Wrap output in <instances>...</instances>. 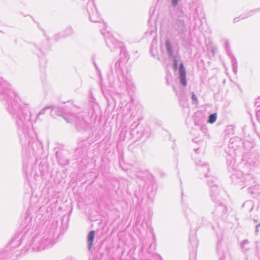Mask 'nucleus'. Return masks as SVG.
<instances>
[{"mask_svg": "<svg viewBox=\"0 0 260 260\" xmlns=\"http://www.w3.org/2000/svg\"><path fill=\"white\" fill-rule=\"evenodd\" d=\"M58 162L60 165L65 166L68 165L69 163V161L67 159L63 160L62 161L60 160L59 158L58 159Z\"/></svg>", "mask_w": 260, "mask_h": 260, "instance_id": "72a5a7b5", "label": "nucleus"}, {"mask_svg": "<svg viewBox=\"0 0 260 260\" xmlns=\"http://www.w3.org/2000/svg\"><path fill=\"white\" fill-rule=\"evenodd\" d=\"M191 100L193 104H197L198 103L197 96L193 92L192 93Z\"/></svg>", "mask_w": 260, "mask_h": 260, "instance_id": "2f4dec72", "label": "nucleus"}, {"mask_svg": "<svg viewBox=\"0 0 260 260\" xmlns=\"http://www.w3.org/2000/svg\"><path fill=\"white\" fill-rule=\"evenodd\" d=\"M30 154H28V156L27 154H26L25 156H23V169L24 172L27 174V172L26 171V168L27 167V162L28 161V157H29Z\"/></svg>", "mask_w": 260, "mask_h": 260, "instance_id": "cd10ccee", "label": "nucleus"}, {"mask_svg": "<svg viewBox=\"0 0 260 260\" xmlns=\"http://www.w3.org/2000/svg\"><path fill=\"white\" fill-rule=\"evenodd\" d=\"M226 51L228 55L229 56L230 58L232 57V56H234L232 53L231 49L226 50Z\"/></svg>", "mask_w": 260, "mask_h": 260, "instance_id": "ea45409f", "label": "nucleus"}, {"mask_svg": "<svg viewBox=\"0 0 260 260\" xmlns=\"http://www.w3.org/2000/svg\"><path fill=\"white\" fill-rule=\"evenodd\" d=\"M247 185H250L248 188V192L253 196L254 198H257L260 196V184L252 181H248Z\"/></svg>", "mask_w": 260, "mask_h": 260, "instance_id": "dca6fc26", "label": "nucleus"}, {"mask_svg": "<svg viewBox=\"0 0 260 260\" xmlns=\"http://www.w3.org/2000/svg\"><path fill=\"white\" fill-rule=\"evenodd\" d=\"M165 45L167 50V53L169 57H173L174 55V47L172 45L169 39H167L165 42Z\"/></svg>", "mask_w": 260, "mask_h": 260, "instance_id": "5701e85b", "label": "nucleus"}, {"mask_svg": "<svg viewBox=\"0 0 260 260\" xmlns=\"http://www.w3.org/2000/svg\"><path fill=\"white\" fill-rule=\"evenodd\" d=\"M233 71L235 74H236L238 71V65L232 66Z\"/></svg>", "mask_w": 260, "mask_h": 260, "instance_id": "58836bf2", "label": "nucleus"}, {"mask_svg": "<svg viewBox=\"0 0 260 260\" xmlns=\"http://www.w3.org/2000/svg\"><path fill=\"white\" fill-rule=\"evenodd\" d=\"M40 165H41V163H40ZM43 167V165H42V166H40V171H41V174L42 175H44V173H45V170H42L41 168Z\"/></svg>", "mask_w": 260, "mask_h": 260, "instance_id": "37998d69", "label": "nucleus"}, {"mask_svg": "<svg viewBox=\"0 0 260 260\" xmlns=\"http://www.w3.org/2000/svg\"><path fill=\"white\" fill-rule=\"evenodd\" d=\"M235 132V127L232 125H230L226 126L225 129L226 135H233Z\"/></svg>", "mask_w": 260, "mask_h": 260, "instance_id": "c85d7f7f", "label": "nucleus"}, {"mask_svg": "<svg viewBox=\"0 0 260 260\" xmlns=\"http://www.w3.org/2000/svg\"><path fill=\"white\" fill-rule=\"evenodd\" d=\"M200 126V129L203 132V133L206 134L207 131V128L205 126H203V125L202 126Z\"/></svg>", "mask_w": 260, "mask_h": 260, "instance_id": "79ce46f5", "label": "nucleus"}, {"mask_svg": "<svg viewBox=\"0 0 260 260\" xmlns=\"http://www.w3.org/2000/svg\"><path fill=\"white\" fill-rule=\"evenodd\" d=\"M256 134H257V136H258V137H259V138L260 139V134H259L258 133H257V132H256Z\"/></svg>", "mask_w": 260, "mask_h": 260, "instance_id": "8fccbe9b", "label": "nucleus"}, {"mask_svg": "<svg viewBox=\"0 0 260 260\" xmlns=\"http://www.w3.org/2000/svg\"><path fill=\"white\" fill-rule=\"evenodd\" d=\"M9 86L8 83L0 77V100L3 104H4L5 96H7L10 90L13 91Z\"/></svg>", "mask_w": 260, "mask_h": 260, "instance_id": "2eb2a0df", "label": "nucleus"}, {"mask_svg": "<svg viewBox=\"0 0 260 260\" xmlns=\"http://www.w3.org/2000/svg\"><path fill=\"white\" fill-rule=\"evenodd\" d=\"M74 34L73 28L71 26L67 27L64 30L63 34H58L54 36V38L57 40L59 38H64L67 36H70Z\"/></svg>", "mask_w": 260, "mask_h": 260, "instance_id": "412c9836", "label": "nucleus"}, {"mask_svg": "<svg viewBox=\"0 0 260 260\" xmlns=\"http://www.w3.org/2000/svg\"><path fill=\"white\" fill-rule=\"evenodd\" d=\"M89 147V143L86 140H82L78 143V146L76 148V152L78 154H82L84 152L87 151Z\"/></svg>", "mask_w": 260, "mask_h": 260, "instance_id": "a211bd4d", "label": "nucleus"}, {"mask_svg": "<svg viewBox=\"0 0 260 260\" xmlns=\"http://www.w3.org/2000/svg\"><path fill=\"white\" fill-rule=\"evenodd\" d=\"M30 48L33 53L41 58H43L47 54L50 50V46L48 42L45 41L40 43L31 44Z\"/></svg>", "mask_w": 260, "mask_h": 260, "instance_id": "9d476101", "label": "nucleus"}, {"mask_svg": "<svg viewBox=\"0 0 260 260\" xmlns=\"http://www.w3.org/2000/svg\"><path fill=\"white\" fill-rule=\"evenodd\" d=\"M254 206V204L253 201L252 200H248L243 203L242 205V208H244L248 211L249 212H251Z\"/></svg>", "mask_w": 260, "mask_h": 260, "instance_id": "393cba45", "label": "nucleus"}, {"mask_svg": "<svg viewBox=\"0 0 260 260\" xmlns=\"http://www.w3.org/2000/svg\"><path fill=\"white\" fill-rule=\"evenodd\" d=\"M197 139V138H194L192 140L194 142H197L198 141L196 140ZM198 142H200L202 145H203V144H204V142L203 141H199Z\"/></svg>", "mask_w": 260, "mask_h": 260, "instance_id": "c03bdc74", "label": "nucleus"}, {"mask_svg": "<svg viewBox=\"0 0 260 260\" xmlns=\"http://www.w3.org/2000/svg\"><path fill=\"white\" fill-rule=\"evenodd\" d=\"M44 63H46V60L45 59V60H44Z\"/></svg>", "mask_w": 260, "mask_h": 260, "instance_id": "603ef678", "label": "nucleus"}, {"mask_svg": "<svg viewBox=\"0 0 260 260\" xmlns=\"http://www.w3.org/2000/svg\"><path fill=\"white\" fill-rule=\"evenodd\" d=\"M255 111L257 117L260 118V106L256 108Z\"/></svg>", "mask_w": 260, "mask_h": 260, "instance_id": "e433bc0d", "label": "nucleus"}, {"mask_svg": "<svg viewBox=\"0 0 260 260\" xmlns=\"http://www.w3.org/2000/svg\"><path fill=\"white\" fill-rule=\"evenodd\" d=\"M259 228H260V222L255 225V233L257 234L259 232Z\"/></svg>", "mask_w": 260, "mask_h": 260, "instance_id": "a19ab883", "label": "nucleus"}, {"mask_svg": "<svg viewBox=\"0 0 260 260\" xmlns=\"http://www.w3.org/2000/svg\"><path fill=\"white\" fill-rule=\"evenodd\" d=\"M224 46H225V48L226 50L230 49V45L228 40H226L225 41Z\"/></svg>", "mask_w": 260, "mask_h": 260, "instance_id": "4c0bfd02", "label": "nucleus"}, {"mask_svg": "<svg viewBox=\"0 0 260 260\" xmlns=\"http://www.w3.org/2000/svg\"><path fill=\"white\" fill-rule=\"evenodd\" d=\"M207 184L210 187V197L213 202L218 204L221 200V194L224 191L219 188L217 185L218 180L216 178V181H212L211 179L207 180Z\"/></svg>", "mask_w": 260, "mask_h": 260, "instance_id": "1a4fd4ad", "label": "nucleus"}, {"mask_svg": "<svg viewBox=\"0 0 260 260\" xmlns=\"http://www.w3.org/2000/svg\"><path fill=\"white\" fill-rule=\"evenodd\" d=\"M48 109V107H46V108H45L44 109H43L37 115V117H36V120L39 119L40 116L41 115H43L45 113V111Z\"/></svg>", "mask_w": 260, "mask_h": 260, "instance_id": "473e14b6", "label": "nucleus"}, {"mask_svg": "<svg viewBox=\"0 0 260 260\" xmlns=\"http://www.w3.org/2000/svg\"><path fill=\"white\" fill-rule=\"evenodd\" d=\"M239 21V17H236L234 19V22L237 23Z\"/></svg>", "mask_w": 260, "mask_h": 260, "instance_id": "a18cd8bd", "label": "nucleus"}, {"mask_svg": "<svg viewBox=\"0 0 260 260\" xmlns=\"http://www.w3.org/2000/svg\"><path fill=\"white\" fill-rule=\"evenodd\" d=\"M194 117V123L196 125L202 126L204 121L205 117L203 115L200 113H197L193 116Z\"/></svg>", "mask_w": 260, "mask_h": 260, "instance_id": "4be33fe9", "label": "nucleus"}, {"mask_svg": "<svg viewBox=\"0 0 260 260\" xmlns=\"http://www.w3.org/2000/svg\"><path fill=\"white\" fill-rule=\"evenodd\" d=\"M179 74L180 82L181 84L185 87L187 85V81L186 79V71L184 67L183 64L181 63L179 66Z\"/></svg>", "mask_w": 260, "mask_h": 260, "instance_id": "6ab92c4d", "label": "nucleus"}, {"mask_svg": "<svg viewBox=\"0 0 260 260\" xmlns=\"http://www.w3.org/2000/svg\"><path fill=\"white\" fill-rule=\"evenodd\" d=\"M180 1L181 0H171L172 7L175 8Z\"/></svg>", "mask_w": 260, "mask_h": 260, "instance_id": "c9c22d12", "label": "nucleus"}, {"mask_svg": "<svg viewBox=\"0 0 260 260\" xmlns=\"http://www.w3.org/2000/svg\"><path fill=\"white\" fill-rule=\"evenodd\" d=\"M215 209L212 211V218L213 219H223L227 216V207L221 200L216 204Z\"/></svg>", "mask_w": 260, "mask_h": 260, "instance_id": "9b49d317", "label": "nucleus"}, {"mask_svg": "<svg viewBox=\"0 0 260 260\" xmlns=\"http://www.w3.org/2000/svg\"><path fill=\"white\" fill-rule=\"evenodd\" d=\"M93 63H94V66H95V68H96V69H98V67H97L96 64L95 63V62L94 61H93Z\"/></svg>", "mask_w": 260, "mask_h": 260, "instance_id": "09e8293b", "label": "nucleus"}, {"mask_svg": "<svg viewBox=\"0 0 260 260\" xmlns=\"http://www.w3.org/2000/svg\"><path fill=\"white\" fill-rule=\"evenodd\" d=\"M174 90L178 97L180 104L182 106H184L185 105L183 103H185L186 101V98L185 95L184 90L181 87H179L178 89L174 87Z\"/></svg>", "mask_w": 260, "mask_h": 260, "instance_id": "aec40b11", "label": "nucleus"}, {"mask_svg": "<svg viewBox=\"0 0 260 260\" xmlns=\"http://www.w3.org/2000/svg\"><path fill=\"white\" fill-rule=\"evenodd\" d=\"M204 146L205 144L204 145ZM204 147L203 148L199 147L194 149L195 154L193 156V159L197 166V170L199 172L200 178L201 179L207 178V180L211 179L212 181H216V178L210 174L208 164L202 161L198 156L199 154H203L204 153Z\"/></svg>", "mask_w": 260, "mask_h": 260, "instance_id": "39448f33", "label": "nucleus"}, {"mask_svg": "<svg viewBox=\"0 0 260 260\" xmlns=\"http://www.w3.org/2000/svg\"><path fill=\"white\" fill-rule=\"evenodd\" d=\"M242 140L238 137L231 138L229 141L228 150H226L227 155L226 156V164L231 170L233 169L235 161H236L239 154H241L240 150Z\"/></svg>", "mask_w": 260, "mask_h": 260, "instance_id": "20e7f679", "label": "nucleus"}, {"mask_svg": "<svg viewBox=\"0 0 260 260\" xmlns=\"http://www.w3.org/2000/svg\"><path fill=\"white\" fill-rule=\"evenodd\" d=\"M131 116H133V117H135V116H133V114L131 115Z\"/></svg>", "mask_w": 260, "mask_h": 260, "instance_id": "864d4df0", "label": "nucleus"}, {"mask_svg": "<svg viewBox=\"0 0 260 260\" xmlns=\"http://www.w3.org/2000/svg\"><path fill=\"white\" fill-rule=\"evenodd\" d=\"M86 9L90 20L93 22L100 23V27L102 28L100 30L101 32L105 37L107 46L110 49L111 51L117 52L121 56H123L124 59L127 60L128 55L125 46L122 42L116 40L108 30H106V24L101 18L93 0L88 2Z\"/></svg>", "mask_w": 260, "mask_h": 260, "instance_id": "f03ea898", "label": "nucleus"}, {"mask_svg": "<svg viewBox=\"0 0 260 260\" xmlns=\"http://www.w3.org/2000/svg\"><path fill=\"white\" fill-rule=\"evenodd\" d=\"M169 58L173 59V66L174 68L176 69L178 67V59L176 56L174 55L173 57H169Z\"/></svg>", "mask_w": 260, "mask_h": 260, "instance_id": "7c9ffc66", "label": "nucleus"}, {"mask_svg": "<svg viewBox=\"0 0 260 260\" xmlns=\"http://www.w3.org/2000/svg\"><path fill=\"white\" fill-rule=\"evenodd\" d=\"M227 166L229 172L231 173V179L232 182L239 186L241 189L243 188L245 186H247L248 181H252L253 183L255 182V179L250 174H247L244 175L241 171L237 169L238 165L236 161H235L233 169L230 170L229 168V166L227 165Z\"/></svg>", "mask_w": 260, "mask_h": 260, "instance_id": "423d86ee", "label": "nucleus"}, {"mask_svg": "<svg viewBox=\"0 0 260 260\" xmlns=\"http://www.w3.org/2000/svg\"><path fill=\"white\" fill-rule=\"evenodd\" d=\"M254 146V144L252 142L249 141H242V145L240 149L241 150V154H239L238 157L241 159V157H242V155H244L245 152H249V154L251 153Z\"/></svg>", "mask_w": 260, "mask_h": 260, "instance_id": "f3484780", "label": "nucleus"}, {"mask_svg": "<svg viewBox=\"0 0 260 260\" xmlns=\"http://www.w3.org/2000/svg\"><path fill=\"white\" fill-rule=\"evenodd\" d=\"M20 233H17L12 237L10 242L9 244H12L13 243H18V244H21L23 242V240L24 238L25 235H23L20 237Z\"/></svg>", "mask_w": 260, "mask_h": 260, "instance_id": "b1692460", "label": "nucleus"}, {"mask_svg": "<svg viewBox=\"0 0 260 260\" xmlns=\"http://www.w3.org/2000/svg\"><path fill=\"white\" fill-rule=\"evenodd\" d=\"M253 221L255 223L257 222V220L256 219H253Z\"/></svg>", "mask_w": 260, "mask_h": 260, "instance_id": "3c124183", "label": "nucleus"}, {"mask_svg": "<svg viewBox=\"0 0 260 260\" xmlns=\"http://www.w3.org/2000/svg\"><path fill=\"white\" fill-rule=\"evenodd\" d=\"M217 119V114L216 113H213L210 114L208 117V122L210 123H213L215 122Z\"/></svg>", "mask_w": 260, "mask_h": 260, "instance_id": "c756f323", "label": "nucleus"}, {"mask_svg": "<svg viewBox=\"0 0 260 260\" xmlns=\"http://www.w3.org/2000/svg\"><path fill=\"white\" fill-rule=\"evenodd\" d=\"M247 243H248V240H245L241 244H247Z\"/></svg>", "mask_w": 260, "mask_h": 260, "instance_id": "de8ad7c7", "label": "nucleus"}, {"mask_svg": "<svg viewBox=\"0 0 260 260\" xmlns=\"http://www.w3.org/2000/svg\"><path fill=\"white\" fill-rule=\"evenodd\" d=\"M94 236H95V232L94 231H90L87 236L88 244H93Z\"/></svg>", "mask_w": 260, "mask_h": 260, "instance_id": "bb28decb", "label": "nucleus"}, {"mask_svg": "<svg viewBox=\"0 0 260 260\" xmlns=\"http://www.w3.org/2000/svg\"><path fill=\"white\" fill-rule=\"evenodd\" d=\"M101 88L103 94H104V86L102 85H101Z\"/></svg>", "mask_w": 260, "mask_h": 260, "instance_id": "49530a36", "label": "nucleus"}, {"mask_svg": "<svg viewBox=\"0 0 260 260\" xmlns=\"http://www.w3.org/2000/svg\"><path fill=\"white\" fill-rule=\"evenodd\" d=\"M185 214L186 215L189 222L196 224L198 226L207 225L209 223V220L205 217H203L201 219H198L197 216L192 212V211L190 209L186 210L185 211Z\"/></svg>", "mask_w": 260, "mask_h": 260, "instance_id": "4468645a", "label": "nucleus"}, {"mask_svg": "<svg viewBox=\"0 0 260 260\" xmlns=\"http://www.w3.org/2000/svg\"><path fill=\"white\" fill-rule=\"evenodd\" d=\"M259 11H260V8L258 9L251 10L249 11V12H248L246 14H243L242 15H241L240 16V17H241V19H244L245 18H248V17L251 16L254 14L257 13Z\"/></svg>", "mask_w": 260, "mask_h": 260, "instance_id": "a878e982", "label": "nucleus"}, {"mask_svg": "<svg viewBox=\"0 0 260 260\" xmlns=\"http://www.w3.org/2000/svg\"><path fill=\"white\" fill-rule=\"evenodd\" d=\"M244 163H247L251 166L257 167L259 164V156L258 152L252 151L249 154V152H246L244 155L240 159Z\"/></svg>", "mask_w": 260, "mask_h": 260, "instance_id": "f8f14e48", "label": "nucleus"}, {"mask_svg": "<svg viewBox=\"0 0 260 260\" xmlns=\"http://www.w3.org/2000/svg\"><path fill=\"white\" fill-rule=\"evenodd\" d=\"M64 118L69 123L74 121L79 131L86 130L90 127L89 123L84 116L83 113H78L77 114L71 113L69 117L64 116Z\"/></svg>", "mask_w": 260, "mask_h": 260, "instance_id": "0eeeda50", "label": "nucleus"}, {"mask_svg": "<svg viewBox=\"0 0 260 260\" xmlns=\"http://www.w3.org/2000/svg\"><path fill=\"white\" fill-rule=\"evenodd\" d=\"M4 105L15 121L23 148H27L29 151L31 149L32 153L35 154L41 152L43 145L38 141L32 127L29 105L22 103L16 93L10 90L7 96H5Z\"/></svg>", "mask_w": 260, "mask_h": 260, "instance_id": "f257e3e1", "label": "nucleus"}, {"mask_svg": "<svg viewBox=\"0 0 260 260\" xmlns=\"http://www.w3.org/2000/svg\"><path fill=\"white\" fill-rule=\"evenodd\" d=\"M173 30L179 36L184 45H189L190 43L189 37H186L187 29L185 22L181 19H177L175 20L173 24Z\"/></svg>", "mask_w": 260, "mask_h": 260, "instance_id": "6e6552de", "label": "nucleus"}, {"mask_svg": "<svg viewBox=\"0 0 260 260\" xmlns=\"http://www.w3.org/2000/svg\"><path fill=\"white\" fill-rule=\"evenodd\" d=\"M232 66L238 65L236 58L234 56H232V57L230 58Z\"/></svg>", "mask_w": 260, "mask_h": 260, "instance_id": "f704fd0d", "label": "nucleus"}, {"mask_svg": "<svg viewBox=\"0 0 260 260\" xmlns=\"http://www.w3.org/2000/svg\"><path fill=\"white\" fill-rule=\"evenodd\" d=\"M122 59V57L119 58L114 65L111 66V75H108V78L111 87L120 92L126 90L131 95V92L135 91V86L131 75L128 73L124 75L122 73L120 63Z\"/></svg>", "mask_w": 260, "mask_h": 260, "instance_id": "7ed1b4c3", "label": "nucleus"}, {"mask_svg": "<svg viewBox=\"0 0 260 260\" xmlns=\"http://www.w3.org/2000/svg\"><path fill=\"white\" fill-rule=\"evenodd\" d=\"M131 135L137 139L144 138L145 139L148 138L150 135V128L148 127H139L137 124L136 127L131 128Z\"/></svg>", "mask_w": 260, "mask_h": 260, "instance_id": "ddd939ff", "label": "nucleus"}]
</instances>
